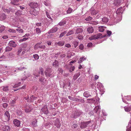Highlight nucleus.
I'll return each instance as SVG.
<instances>
[{
    "instance_id": "1",
    "label": "nucleus",
    "mask_w": 131,
    "mask_h": 131,
    "mask_svg": "<svg viewBox=\"0 0 131 131\" xmlns=\"http://www.w3.org/2000/svg\"><path fill=\"white\" fill-rule=\"evenodd\" d=\"M83 114V113L81 110H77L74 111L72 113L71 117L72 118H76Z\"/></svg>"
},
{
    "instance_id": "2",
    "label": "nucleus",
    "mask_w": 131,
    "mask_h": 131,
    "mask_svg": "<svg viewBox=\"0 0 131 131\" xmlns=\"http://www.w3.org/2000/svg\"><path fill=\"white\" fill-rule=\"evenodd\" d=\"M102 37V35L100 33H98L96 35L91 36L89 38L90 40H95L99 38H101Z\"/></svg>"
},
{
    "instance_id": "3",
    "label": "nucleus",
    "mask_w": 131,
    "mask_h": 131,
    "mask_svg": "<svg viewBox=\"0 0 131 131\" xmlns=\"http://www.w3.org/2000/svg\"><path fill=\"white\" fill-rule=\"evenodd\" d=\"M91 121L81 122L80 125V127L82 128H85L87 127L89 124L91 123Z\"/></svg>"
},
{
    "instance_id": "4",
    "label": "nucleus",
    "mask_w": 131,
    "mask_h": 131,
    "mask_svg": "<svg viewBox=\"0 0 131 131\" xmlns=\"http://www.w3.org/2000/svg\"><path fill=\"white\" fill-rule=\"evenodd\" d=\"M30 14L36 16L38 14V12L34 8H32L30 11Z\"/></svg>"
},
{
    "instance_id": "5",
    "label": "nucleus",
    "mask_w": 131,
    "mask_h": 131,
    "mask_svg": "<svg viewBox=\"0 0 131 131\" xmlns=\"http://www.w3.org/2000/svg\"><path fill=\"white\" fill-rule=\"evenodd\" d=\"M51 70L49 68H47L46 71L45 72V75L47 76L50 77L51 75Z\"/></svg>"
},
{
    "instance_id": "6",
    "label": "nucleus",
    "mask_w": 131,
    "mask_h": 131,
    "mask_svg": "<svg viewBox=\"0 0 131 131\" xmlns=\"http://www.w3.org/2000/svg\"><path fill=\"white\" fill-rule=\"evenodd\" d=\"M4 116L6 120V121H9L10 120V117L9 112L6 111L4 114Z\"/></svg>"
},
{
    "instance_id": "7",
    "label": "nucleus",
    "mask_w": 131,
    "mask_h": 131,
    "mask_svg": "<svg viewBox=\"0 0 131 131\" xmlns=\"http://www.w3.org/2000/svg\"><path fill=\"white\" fill-rule=\"evenodd\" d=\"M40 73L42 75L43 74V69L41 68H40V71L39 72L38 74H37L35 72L34 73V75L37 77L39 76Z\"/></svg>"
},
{
    "instance_id": "8",
    "label": "nucleus",
    "mask_w": 131,
    "mask_h": 131,
    "mask_svg": "<svg viewBox=\"0 0 131 131\" xmlns=\"http://www.w3.org/2000/svg\"><path fill=\"white\" fill-rule=\"evenodd\" d=\"M13 123L15 126L17 127H19L20 125V121L16 119H15L14 120Z\"/></svg>"
},
{
    "instance_id": "9",
    "label": "nucleus",
    "mask_w": 131,
    "mask_h": 131,
    "mask_svg": "<svg viewBox=\"0 0 131 131\" xmlns=\"http://www.w3.org/2000/svg\"><path fill=\"white\" fill-rule=\"evenodd\" d=\"M32 109V108L31 106L27 105L25 106V110L26 112L28 113L31 112Z\"/></svg>"
},
{
    "instance_id": "10",
    "label": "nucleus",
    "mask_w": 131,
    "mask_h": 131,
    "mask_svg": "<svg viewBox=\"0 0 131 131\" xmlns=\"http://www.w3.org/2000/svg\"><path fill=\"white\" fill-rule=\"evenodd\" d=\"M54 124L57 128H59L60 127V124L58 119H56L55 121Z\"/></svg>"
},
{
    "instance_id": "11",
    "label": "nucleus",
    "mask_w": 131,
    "mask_h": 131,
    "mask_svg": "<svg viewBox=\"0 0 131 131\" xmlns=\"http://www.w3.org/2000/svg\"><path fill=\"white\" fill-rule=\"evenodd\" d=\"M10 128L9 126L5 125L3 127V130L4 131H9Z\"/></svg>"
},
{
    "instance_id": "12",
    "label": "nucleus",
    "mask_w": 131,
    "mask_h": 131,
    "mask_svg": "<svg viewBox=\"0 0 131 131\" xmlns=\"http://www.w3.org/2000/svg\"><path fill=\"white\" fill-rule=\"evenodd\" d=\"M29 6L32 8H36L38 6V4L35 3H30L29 4Z\"/></svg>"
},
{
    "instance_id": "13",
    "label": "nucleus",
    "mask_w": 131,
    "mask_h": 131,
    "mask_svg": "<svg viewBox=\"0 0 131 131\" xmlns=\"http://www.w3.org/2000/svg\"><path fill=\"white\" fill-rule=\"evenodd\" d=\"M100 106H96L94 108V112L96 113L97 112L100 113V109L101 108H100Z\"/></svg>"
},
{
    "instance_id": "14",
    "label": "nucleus",
    "mask_w": 131,
    "mask_h": 131,
    "mask_svg": "<svg viewBox=\"0 0 131 131\" xmlns=\"http://www.w3.org/2000/svg\"><path fill=\"white\" fill-rule=\"evenodd\" d=\"M8 44L9 46H10L12 47H15L17 46L15 42L13 41H10L9 42Z\"/></svg>"
},
{
    "instance_id": "15",
    "label": "nucleus",
    "mask_w": 131,
    "mask_h": 131,
    "mask_svg": "<svg viewBox=\"0 0 131 131\" xmlns=\"http://www.w3.org/2000/svg\"><path fill=\"white\" fill-rule=\"evenodd\" d=\"M42 111L45 114H47L48 113V111L47 108L46 106H45L41 109Z\"/></svg>"
},
{
    "instance_id": "16",
    "label": "nucleus",
    "mask_w": 131,
    "mask_h": 131,
    "mask_svg": "<svg viewBox=\"0 0 131 131\" xmlns=\"http://www.w3.org/2000/svg\"><path fill=\"white\" fill-rule=\"evenodd\" d=\"M31 126L33 127H36L37 126V121L36 119L33 121L30 124Z\"/></svg>"
},
{
    "instance_id": "17",
    "label": "nucleus",
    "mask_w": 131,
    "mask_h": 131,
    "mask_svg": "<svg viewBox=\"0 0 131 131\" xmlns=\"http://www.w3.org/2000/svg\"><path fill=\"white\" fill-rule=\"evenodd\" d=\"M53 66L55 67H58L59 66V62L57 60H55L52 63Z\"/></svg>"
},
{
    "instance_id": "18",
    "label": "nucleus",
    "mask_w": 131,
    "mask_h": 131,
    "mask_svg": "<svg viewBox=\"0 0 131 131\" xmlns=\"http://www.w3.org/2000/svg\"><path fill=\"white\" fill-rule=\"evenodd\" d=\"M87 31L89 33H92L93 32L94 29L92 27H89L87 29Z\"/></svg>"
},
{
    "instance_id": "19",
    "label": "nucleus",
    "mask_w": 131,
    "mask_h": 131,
    "mask_svg": "<svg viewBox=\"0 0 131 131\" xmlns=\"http://www.w3.org/2000/svg\"><path fill=\"white\" fill-rule=\"evenodd\" d=\"M84 96L86 97H88L91 96V94L88 91H86L84 92L83 94Z\"/></svg>"
},
{
    "instance_id": "20",
    "label": "nucleus",
    "mask_w": 131,
    "mask_h": 131,
    "mask_svg": "<svg viewBox=\"0 0 131 131\" xmlns=\"http://www.w3.org/2000/svg\"><path fill=\"white\" fill-rule=\"evenodd\" d=\"M64 42L63 41H59L58 42H56L55 43V45H58L60 46H63L64 44Z\"/></svg>"
},
{
    "instance_id": "21",
    "label": "nucleus",
    "mask_w": 131,
    "mask_h": 131,
    "mask_svg": "<svg viewBox=\"0 0 131 131\" xmlns=\"http://www.w3.org/2000/svg\"><path fill=\"white\" fill-rule=\"evenodd\" d=\"M22 51V48H19L17 52V54L19 56H20L21 54V53Z\"/></svg>"
},
{
    "instance_id": "22",
    "label": "nucleus",
    "mask_w": 131,
    "mask_h": 131,
    "mask_svg": "<svg viewBox=\"0 0 131 131\" xmlns=\"http://www.w3.org/2000/svg\"><path fill=\"white\" fill-rule=\"evenodd\" d=\"M83 31V30L80 28H78L76 30V32L75 33V34H78V33H81Z\"/></svg>"
},
{
    "instance_id": "23",
    "label": "nucleus",
    "mask_w": 131,
    "mask_h": 131,
    "mask_svg": "<svg viewBox=\"0 0 131 131\" xmlns=\"http://www.w3.org/2000/svg\"><path fill=\"white\" fill-rule=\"evenodd\" d=\"M124 108L125 111L129 112L131 110V105L129 107H125Z\"/></svg>"
},
{
    "instance_id": "24",
    "label": "nucleus",
    "mask_w": 131,
    "mask_h": 131,
    "mask_svg": "<svg viewBox=\"0 0 131 131\" xmlns=\"http://www.w3.org/2000/svg\"><path fill=\"white\" fill-rule=\"evenodd\" d=\"M19 1V0H14L13 1H12L11 3L12 4L15 5H19V4H16V3H18Z\"/></svg>"
},
{
    "instance_id": "25",
    "label": "nucleus",
    "mask_w": 131,
    "mask_h": 131,
    "mask_svg": "<svg viewBox=\"0 0 131 131\" xmlns=\"http://www.w3.org/2000/svg\"><path fill=\"white\" fill-rule=\"evenodd\" d=\"M122 8L121 7H120L116 11V13L118 14H119L121 13H122Z\"/></svg>"
},
{
    "instance_id": "26",
    "label": "nucleus",
    "mask_w": 131,
    "mask_h": 131,
    "mask_svg": "<svg viewBox=\"0 0 131 131\" xmlns=\"http://www.w3.org/2000/svg\"><path fill=\"white\" fill-rule=\"evenodd\" d=\"M58 30V28L57 27H53L50 30L51 32H54Z\"/></svg>"
},
{
    "instance_id": "27",
    "label": "nucleus",
    "mask_w": 131,
    "mask_h": 131,
    "mask_svg": "<svg viewBox=\"0 0 131 131\" xmlns=\"http://www.w3.org/2000/svg\"><path fill=\"white\" fill-rule=\"evenodd\" d=\"M85 59L86 58L84 57L80 58L78 61V63H81L84 60H85Z\"/></svg>"
},
{
    "instance_id": "28",
    "label": "nucleus",
    "mask_w": 131,
    "mask_h": 131,
    "mask_svg": "<svg viewBox=\"0 0 131 131\" xmlns=\"http://www.w3.org/2000/svg\"><path fill=\"white\" fill-rule=\"evenodd\" d=\"M102 20L103 22L105 23H107L108 21V19L107 17H104L103 18H102Z\"/></svg>"
},
{
    "instance_id": "29",
    "label": "nucleus",
    "mask_w": 131,
    "mask_h": 131,
    "mask_svg": "<svg viewBox=\"0 0 131 131\" xmlns=\"http://www.w3.org/2000/svg\"><path fill=\"white\" fill-rule=\"evenodd\" d=\"M12 49V48L9 47H6L5 49V51L6 52L9 51H11Z\"/></svg>"
},
{
    "instance_id": "30",
    "label": "nucleus",
    "mask_w": 131,
    "mask_h": 131,
    "mask_svg": "<svg viewBox=\"0 0 131 131\" xmlns=\"http://www.w3.org/2000/svg\"><path fill=\"white\" fill-rule=\"evenodd\" d=\"M37 97H35L34 96L32 95L31 96L30 98V101L31 102H33L36 99Z\"/></svg>"
},
{
    "instance_id": "31",
    "label": "nucleus",
    "mask_w": 131,
    "mask_h": 131,
    "mask_svg": "<svg viewBox=\"0 0 131 131\" xmlns=\"http://www.w3.org/2000/svg\"><path fill=\"white\" fill-rule=\"evenodd\" d=\"M36 33L38 34H39L41 33L40 29L39 28H36Z\"/></svg>"
},
{
    "instance_id": "32",
    "label": "nucleus",
    "mask_w": 131,
    "mask_h": 131,
    "mask_svg": "<svg viewBox=\"0 0 131 131\" xmlns=\"http://www.w3.org/2000/svg\"><path fill=\"white\" fill-rule=\"evenodd\" d=\"M66 21H62L59 22L58 23V25L60 26H62L64 24H66Z\"/></svg>"
},
{
    "instance_id": "33",
    "label": "nucleus",
    "mask_w": 131,
    "mask_h": 131,
    "mask_svg": "<svg viewBox=\"0 0 131 131\" xmlns=\"http://www.w3.org/2000/svg\"><path fill=\"white\" fill-rule=\"evenodd\" d=\"M74 33V31L73 30H71L68 32L66 35V36H68L73 34Z\"/></svg>"
},
{
    "instance_id": "34",
    "label": "nucleus",
    "mask_w": 131,
    "mask_h": 131,
    "mask_svg": "<svg viewBox=\"0 0 131 131\" xmlns=\"http://www.w3.org/2000/svg\"><path fill=\"white\" fill-rule=\"evenodd\" d=\"M73 10V9L70 7H69L67 11V13L68 14L71 13Z\"/></svg>"
},
{
    "instance_id": "35",
    "label": "nucleus",
    "mask_w": 131,
    "mask_h": 131,
    "mask_svg": "<svg viewBox=\"0 0 131 131\" xmlns=\"http://www.w3.org/2000/svg\"><path fill=\"white\" fill-rule=\"evenodd\" d=\"M99 31L100 32H103L104 30V29L103 28V27L102 26L99 27Z\"/></svg>"
},
{
    "instance_id": "36",
    "label": "nucleus",
    "mask_w": 131,
    "mask_h": 131,
    "mask_svg": "<svg viewBox=\"0 0 131 131\" xmlns=\"http://www.w3.org/2000/svg\"><path fill=\"white\" fill-rule=\"evenodd\" d=\"M73 44L74 45L75 48H76L78 45L79 43L77 41L73 42Z\"/></svg>"
},
{
    "instance_id": "37",
    "label": "nucleus",
    "mask_w": 131,
    "mask_h": 131,
    "mask_svg": "<svg viewBox=\"0 0 131 131\" xmlns=\"http://www.w3.org/2000/svg\"><path fill=\"white\" fill-rule=\"evenodd\" d=\"M98 13V12L97 11H95V10H93L91 12V14L92 15H96Z\"/></svg>"
},
{
    "instance_id": "38",
    "label": "nucleus",
    "mask_w": 131,
    "mask_h": 131,
    "mask_svg": "<svg viewBox=\"0 0 131 131\" xmlns=\"http://www.w3.org/2000/svg\"><path fill=\"white\" fill-rule=\"evenodd\" d=\"M5 29V27L4 26H1L0 27V32H2Z\"/></svg>"
},
{
    "instance_id": "39",
    "label": "nucleus",
    "mask_w": 131,
    "mask_h": 131,
    "mask_svg": "<svg viewBox=\"0 0 131 131\" xmlns=\"http://www.w3.org/2000/svg\"><path fill=\"white\" fill-rule=\"evenodd\" d=\"M125 99H126L127 100H131V96H125Z\"/></svg>"
},
{
    "instance_id": "40",
    "label": "nucleus",
    "mask_w": 131,
    "mask_h": 131,
    "mask_svg": "<svg viewBox=\"0 0 131 131\" xmlns=\"http://www.w3.org/2000/svg\"><path fill=\"white\" fill-rule=\"evenodd\" d=\"M77 37L79 39H80V40L82 39L83 38V37L80 34H79L78 35V36Z\"/></svg>"
},
{
    "instance_id": "41",
    "label": "nucleus",
    "mask_w": 131,
    "mask_h": 131,
    "mask_svg": "<svg viewBox=\"0 0 131 131\" xmlns=\"http://www.w3.org/2000/svg\"><path fill=\"white\" fill-rule=\"evenodd\" d=\"M33 57L35 60H37L39 58V56L37 54L34 55Z\"/></svg>"
},
{
    "instance_id": "42",
    "label": "nucleus",
    "mask_w": 131,
    "mask_h": 131,
    "mask_svg": "<svg viewBox=\"0 0 131 131\" xmlns=\"http://www.w3.org/2000/svg\"><path fill=\"white\" fill-rule=\"evenodd\" d=\"M15 14L17 16H19L21 14V13L20 11L18 10L15 13Z\"/></svg>"
},
{
    "instance_id": "43",
    "label": "nucleus",
    "mask_w": 131,
    "mask_h": 131,
    "mask_svg": "<svg viewBox=\"0 0 131 131\" xmlns=\"http://www.w3.org/2000/svg\"><path fill=\"white\" fill-rule=\"evenodd\" d=\"M88 100H89L90 102H91L92 103H94L95 101V100L94 98L89 99H88Z\"/></svg>"
},
{
    "instance_id": "44",
    "label": "nucleus",
    "mask_w": 131,
    "mask_h": 131,
    "mask_svg": "<svg viewBox=\"0 0 131 131\" xmlns=\"http://www.w3.org/2000/svg\"><path fill=\"white\" fill-rule=\"evenodd\" d=\"M68 98L70 100H73V101H77V99H76L74 98H73V97H71V96H69Z\"/></svg>"
},
{
    "instance_id": "45",
    "label": "nucleus",
    "mask_w": 131,
    "mask_h": 131,
    "mask_svg": "<svg viewBox=\"0 0 131 131\" xmlns=\"http://www.w3.org/2000/svg\"><path fill=\"white\" fill-rule=\"evenodd\" d=\"M16 30L19 33H22L23 32V30L20 28H18L16 29Z\"/></svg>"
},
{
    "instance_id": "46",
    "label": "nucleus",
    "mask_w": 131,
    "mask_h": 131,
    "mask_svg": "<svg viewBox=\"0 0 131 131\" xmlns=\"http://www.w3.org/2000/svg\"><path fill=\"white\" fill-rule=\"evenodd\" d=\"M21 131H30V130L28 128L24 127L22 128Z\"/></svg>"
},
{
    "instance_id": "47",
    "label": "nucleus",
    "mask_w": 131,
    "mask_h": 131,
    "mask_svg": "<svg viewBox=\"0 0 131 131\" xmlns=\"http://www.w3.org/2000/svg\"><path fill=\"white\" fill-rule=\"evenodd\" d=\"M92 18L90 17L89 16L85 19V20L87 21H90L91 20Z\"/></svg>"
},
{
    "instance_id": "48",
    "label": "nucleus",
    "mask_w": 131,
    "mask_h": 131,
    "mask_svg": "<svg viewBox=\"0 0 131 131\" xmlns=\"http://www.w3.org/2000/svg\"><path fill=\"white\" fill-rule=\"evenodd\" d=\"M46 14L47 15V17L51 19L52 20V19L50 17V15H49L48 13L46 12Z\"/></svg>"
},
{
    "instance_id": "49",
    "label": "nucleus",
    "mask_w": 131,
    "mask_h": 131,
    "mask_svg": "<svg viewBox=\"0 0 131 131\" xmlns=\"http://www.w3.org/2000/svg\"><path fill=\"white\" fill-rule=\"evenodd\" d=\"M45 126L46 128H49L50 127V125L49 124V123H46L45 124Z\"/></svg>"
},
{
    "instance_id": "50",
    "label": "nucleus",
    "mask_w": 131,
    "mask_h": 131,
    "mask_svg": "<svg viewBox=\"0 0 131 131\" xmlns=\"http://www.w3.org/2000/svg\"><path fill=\"white\" fill-rule=\"evenodd\" d=\"M8 104L6 103H4L3 104V107L5 108H6Z\"/></svg>"
},
{
    "instance_id": "51",
    "label": "nucleus",
    "mask_w": 131,
    "mask_h": 131,
    "mask_svg": "<svg viewBox=\"0 0 131 131\" xmlns=\"http://www.w3.org/2000/svg\"><path fill=\"white\" fill-rule=\"evenodd\" d=\"M8 31L10 32H16V31L15 30L12 29H10L8 30Z\"/></svg>"
},
{
    "instance_id": "52",
    "label": "nucleus",
    "mask_w": 131,
    "mask_h": 131,
    "mask_svg": "<svg viewBox=\"0 0 131 131\" xmlns=\"http://www.w3.org/2000/svg\"><path fill=\"white\" fill-rule=\"evenodd\" d=\"M83 45L82 44H81L79 46V48L81 50H82L83 49Z\"/></svg>"
},
{
    "instance_id": "53",
    "label": "nucleus",
    "mask_w": 131,
    "mask_h": 131,
    "mask_svg": "<svg viewBox=\"0 0 131 131\" xmlns=\"http://www.w3.org/2000/svg\"><path fill=\"white\" fill-rule=\"evenodd\" d=\"M74 69L75 67H72L70 69V71L71 72L72 71H73L74 70Z\"/></svg>"
},
{
    "instance_id": "54",
    "label": "nucleus",
    "mask_w": 131,
    "mask_h": 131,
    "mask_svg": "<svg viewBox=\"0 0 131 131\" xmlns=\"http://www.w3.org/2000/svg\"><path fill=\"white\" fill-rule=\"evenodd\" d=\"M93 45V44L91 42H90L88 43L87 46L89 47H91Z\"/></svg>"
},
{
    "instance_id": "55",
    "label": "nucleus",
    "mask_w": 131,
    "mask_h": 131,
    "mask_svg": "<svg viewBox=\"0 0 131 131\" xmlns=\"http://www.w3.org/2000/svg\"><path fill=\"white\" fill-rule=\"evenodd\" d=\"M39 43H37L36 44V45H35V49H38L39 47Z\"/></svg>"
},
{
    "instance_id": "56",
    "label": "nucleus",
    "mask_w": 131,
    "mask_h": 131,
    "mask_svg": "<svg viewBox=\"0 0 131 131\" xmlns=\"http://www.w3.org/2000/svg\"><path fill=\"white\" fill-rule=\"evenodd\" d=\"M65 46L68 48L71 47V45L69 44H66L65 45Z\"/></svg>"
},
{
    "instance_id": "57",
    "label": "nucleus",
    "mask_w": 131,
    "mask_h": 131,
    "mask_svg": "<svg viewBox=\"0 0 131 131\" xmlns=\"http://www.w3.org/2000/svg\"><path fill=\"white\" fill-rule=\"evenodd\" d=\"M8 86H4L3 88V90H7L8 89Z\"/></svg>"
},
{
    "instance_id": "58",
    "label": "nucleus",
    "mask_w": 131,
    "mask_h": 131,
    "mask_svg": "<svg viewBox=\"0 0 131 131\" xmlns=\"http://www.w3.org/2000/svg\"><path fill=\"white\" fill-rule=\"evenodd\" d=\"M25 86H22L21 88H19V89H17L16 90H19V89H21V90L25 89Z\"/></svg>"
},
{
    "instance_id": "59",
    "label": "nucleus",
    "mask_w": 131,
    "mask_h": 131,
    "mask_svg": "<svg viewBox=\"0 0 131 131\" xmlns=\"http://www.w3.org/2000/svg\"><path fill=\"white\" fill-rule=\"evenodd\" d=\"M66 55L64 54H62L60 55V57L61 58H63L66 57Z\"/></svg>"
},
{
    "instance_id": "60",
    "label": "nucleus",
    "mask_w": 131,
    "mask_h": 131,
    "mask_svg": "<svg viewBox=\"0 0 131 131\" xmlns=\"http://www.w3.org/2000/svg\"><path fill=\"white\" fill-rule=\"evenodd\" d=\"M17 113L19 115H21L22 114V112L21 111H17Z\"/></svg>"
},
{
    "instance_id": "61",
    "label": "nucleus",
    "mask_w": 131,
    "mask_h": 131,
    "mask_svg": "<svg viewBox=\"0 0 131 131\" xmlns=\"http://www.w3.org/2000/svg\"><path fill=\"white\" fill-rule=\"evenodd\" d=\"M1 17H3V19H5L6 18V16L4 14H2V15Z\"/></svg>"
},
{
    "instance_id": "62",
    "label": "nucleus",
    "mask_w": 131,
    "mask_h": 131,
    "mask_svg": "<svg viewBox=\"0 0 131 131\" xmlns=\"http://www.w3.org/2000/svg\"><path fill=\"white\" fill-rule=\"evenodd\" d=\"M91 24H93L95 25L98 24V23L95 21H93L91 22Z\"/></svg>"
},
{
    "instance_id": "63",
    "label": "nucleus",
    "mask_w": 131,
    "mask_h": 131,
    "mask_svg": "<svg viewBox=\"0 0 131 131\" xmlns=\"http://www.w3.org/2000/svg\"><path fill=\"white\" fill-rule=\"evenodd\" d=\"M107 34L109 36H110L112 34V32L109 31H107Z\"/></svg>"
},
{
    "instance_id": "64",
    "label": "nucleus",
    "mask_w": 131,
    "mask_h": 131,
    "mask_svg": "<svg viewBox=\"0 0 131 131\" xmlns=\"http://www.w3.org/2000/svg\"><path fill=\"white\" fill-rule=\"evenodd\" d=\"M126 131H131V126L129 129L128 128H127Z\"/></svg>"
}]
</instances>
